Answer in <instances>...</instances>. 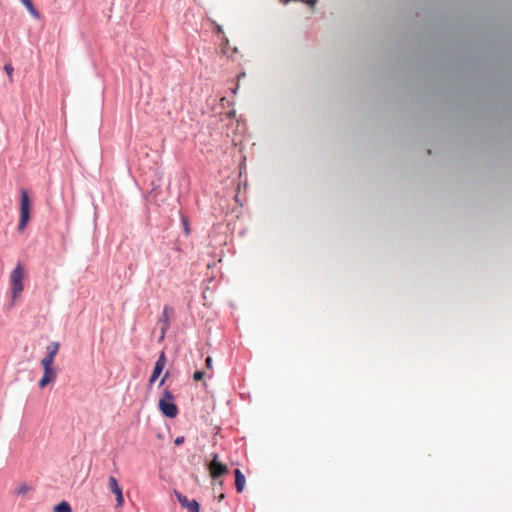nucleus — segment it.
I'll return each instance as SVG.
<instances>
[{
	"mask_svg": "<svg viewBox=\"0 0 512 512\" xmlns=\"http://www.w3.org/2000/svg\"><path fill=\"white\" fill-rule=\"evenodd\" d=\"M165 365H166V356H165V353L162 351L160 353L158 359L155 362L152 374H151V376L149 378V384L150 385L153 384L157 380V378L162 373Z\"/></svg>",
	"mask_w": 512,
	"mask_h": 512,
	"instance_id": "39448f33",
	"label": "nucleus"
},
{
	"mask_svg": "<svg viewBox=\"0 0 512 512\" xmlns=\"http://www.w3.org/2000/svg\"><path fill=\"white\" fill-rule=\"evenodd\" d=\"M24 268L18 263L10 274L11 281V297L17 299L24 289L23 285Z\"/></svg>",
	"mask_w": 512,
	"mask_h": 512,
	"instance_id": "f03ea898",
	"label": "nucleus"
},
{
	"mask_svg": "<svg viewBox=\"0 0 512 512\" xmlns=\"http://www.w3.org/2000/svg\"><path fill=\"white\" fill-rule=\"evenodd\" d=\"M4 71L8 75L9 81L13 82V71H14V69H13L12 64L11 63H6L4 65Z\"/></svg>",
	"mask_w": 512,
	"mask_h": 512,
	"instance_id": "dca6fc26",
	"label": "nucleus"
},
{
	"mask_svg": "<svg viewBox=\"0 0 512 512\" xmlns=\"http://www.w3.org/2000/svg\"><path fill=\"white\" fill-rule=\"evenodd\" d=\"M54 362V358L51 356L45 355L41 360V366L43 369H53L52 364Z\"/></svg>",
	"mask_w": 512,
	"mask_h": 512,
	"instance_id": "f8f14e48",
	"label": "nucleus"
},
{
	"mask_svg": "<svg viewBox=\"0 0 512 512\" xmlns=\"http://www.w3.org/2000/svg\"><path fill=\"white\" fill-rule=\"evenodd\" d=\"M172 311V307L165 305L162 312V317L160 318V322L164 324H169V313Z\"/></svg>",
	"mask_w": 512,
	"mask_h": 512,
	"instance_id": "ddd939ff",
	"label": "nucleus"
},
{
	"mask_svg": "<svg viewBox=\"0 0 512 512\" xmlns=\"http://www.w3.org/2000/svg\"><path fill=\"white\" fill-rule=\"evenodd\" d=\"M182 221H183V226H184L185 232H186V234H188L189 233V229H188L187 219L186 218H182Z\"/></svg>",
	"mask_w": 512,
	"mask_h": 512,
	"instance_id": "5701e85b",
	"label": "nucleus"
},
{
	"mask_svg": "<svg viewBox=\"0 0 512 512\" xmlns=\"http://www.w3.org/2000/svg\"><path fill=\"white\" fill-rule=\"evenodd\" d=\"M168 374H169L168 372H166V373L164 374L163 378H162V379L160 380V382H159V385H158L159 387H160V386H162V385L164 384L165 380H166V379H167V377H168Z\"/></svg>",
	"mask_w": 512,
	"mask_h": 512,
	"instance_id": "b1692460",
	"label": "nucleus"
},
{
	"mask_svg": "<svg viewBox=\"0 0 512 512\" xmlns=\"http://www.w3.org/2000/svg\"><path fill=\"white\" fill-rule=\"evenodd\" d=\"M209 470L213 478H218L228 472L227 466L218 461L217 454H214L213 459L209 464Z\"/></svg>",
	"mask_w": 512,
	"mask_h": 512,
	"instance_id": "20e7f679",
	"label": "nucleus"
},
{
	"mask_svg": "<svg viewBox=\"0 0 512 512\" xmlns=\"http://www.w3.org/2000/svg\"><path fill=\"white\" fill-rule=\"evenodd\" d=\"M174 395L166 388L159 399L158 408L160 412L167 418H175L178 414L177 405L174 403Z\"/></svg>",
	"mask_w": 512,
	"mask_h": 512,
	"instance_id": "f257e3e1",
	"label": "nucleus"
},
{
	"mask_svg": "<svg viewBox=\"0 0 512 512\" xmlns=\"http://www.w3.org/2000/svg\"><path fill=\"white\" fill-rule=\"evenodd\" d=\"M224 497H225V494H223V493H222V494L219 496V501H221L222 499H224Z\"/></svg>",
	"mask_w": 512,
	"mask_h": 512,
	"instance_id": "393cba45",
	"label": "nucleus"
},
{
	"mask_svg": "<svg viewBox=\"0 0 512 512\" xmlns=\"http://www.w3.org/2000/svg\"><path fill=\"white\" fill-rule=\"evenodd\" d=\"M184 440H185L184 436H178L175 438L174 444L179 446L184 443Z\"/></svg>",
	"mask_w": 512,
	"mask_h": 512,
	"instance_id": "412c9836",
	"label": "nucleus"
},
{
	"mask_svg": "<svg viewBox=\"0 0 512 512\" xmlns=\"http://www.w3.org/2000/svg\"><path fill=\"white\" fill-rule=\"evenodd\" d=\"M235 486L238 493H241L245 487V476L240 469H235Z\"/></svg>",
	"mask_w": 512,
	"mask_h": 512,
	"instance_id": "0eeeda50",
	"label": "nucleus"
},
{
	"mask_svg": "<svg viewBox=\"0 0 512 512\" xmlns=\"http://www.w3.org/2000/svg\"><path fill=\"white\" fill-rule=\"evenodd\" d=\"M24 7L28 10L30 15L35 19H40V13L34 6L32 0H20Z\"/></svg>",
	"mask_w": 512,
	"mask_h": 512,
	"instance_id": "6e6552de",
	"label": "nucleus"
},
{
	"mask_svg": "<svg viewBox=\"0 0 512 512\" xmlns=\"http://www.w3.org/2000/svg\"><path fill=\"white\" fill-rule=\"evenodd\" d=\"M56 371L54 369H44L42 378L39 381V387L44 388L50 382L56 379Z\"/></svg>",
	"mask_w": 512,
	"mask_h": 512,
	"instance_id": "423d86ee",
	"label": "nucleus"
},
{
	"mask_svg": "<svg viewBox=\"0 0 512 512\" xmlns=\"http://www.w3.org/2000/svg\"><path fill=\"white\" fill-rule=\"evenodd\" d=\"M191 512H199L200 511V504L195 500H189L186 507Z\"/></svg>",
	"mask_w": 512,
	"mask_h": 512,
	"instance_id": "4468645a",
	"label": "nucleus"
},
{
	"mask_svg": "<svg viewBox=\"0 0 512 512\" xmlns=\"http://www.w3.org/2000/svg\"><path fill=\"white\" fill-rule=\"evenodd\" d=\"M115 496H116L117 506H122L124 504L123 492L120 491L119 493L115 494Z\"/></svg>",
	"mask_w": 512,
	"mask_h": 512,
	"instance_id": "f3484780",
	"label": "nucleus"
},
{
	"mask_svg": "<svg viewBox=\"0 0 512 512\" xmlns=\"http://www.w3.org/2000/svg\"><path fill=\"white\" fill-rule=\"evenodd\" d=\"M108 484H109V488H110V491L113 493V494H117L119 493L120 491H122V488L120 487L117 479L114 477V476H110L109 479H108Z\"/></svg>",
	"mask_w": 512,
	"mask_h": 512,
	"instance_id": "1a4fd4ad",
	"label": "nucleus"
},
{
	"mask_svg": "<svg viewBox=\"0 0 512 512\" xmlns=\"http://www.w3.org/2000/svg\"><path fill=\"white\" fill-rule=\"evenodd\" d=\"M30 219V199L27 190H21L20 197V219L18 223V231H23Z\"/></svg>",
	"mask_w": 512,
	"mask_h": 512,
	"instance_id": "7ed1b4c3",
	"label": "nucleus"
},
{
	"mask_svg": "<svg viewBox=\"0 0 512 512\" xmlns=\"http://www.w3.org/2000/svg\"><path fill=\"white\" fill-rule=\"evenodd\" d=\"M205 365L208 369H210L212 367V358L210 356H208L206 359H205Z\"/></svg>",
	"mask_w": 512,
	"mask_h": 512,
	"instance_id": "4be33fe9",
	"label": "nucleus"
},
{
	"mask_svg": "<svg viewBox=\"0 0 512 512\" xmlns=\"http://www.w3.org/2000/svg\"><path fill=\"white\" fill-rule=\"evenodd\" d=\"M60 344L58 342H50V344L47 346V356H51L55 358L56 354L58 353Z\"/></svg>",
	"mask_w": 512,
	"mask_h": 512,
	"instance_id": "9d476101",
	"label": "nucleus"
},
{
	"mask_svg": "<svg viewBox=\"0 0 512 512\" xmlns=\"http://www.w3.org/2000/svg\"><path fill=\"white\" fill-rule=\"evenodd\" d=\"M169 329V324H164L162 323V327H161V335L159 337V341L163 340L164 337H165V334L167 332V330Z\"/></svg>",
	"mask_w": 512,
	"mask_h": 512,
	"instance_id": "a211bd4d",
	"label": "nucleus"
},
{
	"mask_svg": "<svg viewBox=\"0 0 512 512\" xmlns=\"http://www.w3.org/2000/svg\"><path fill=\"white\" fill-rule=\"evenodd\" d=\"M29 490V487L27 485H21L18 490H17V494L19 495H23L25 494L27 491Z\"/></svg>",
	"mask_w": 512,
	"mask_h": 512,
	"instance_id": "aec40b11",
	"label": "nucleus"
},
{
	"mask_svg": "<svg viewBox=\"0 0 512 512\" xmlns=\"http://www.w3.org/2000/svg\"><path fill=\"white\" fill-rule=\"evenodd\" d=\"M54 512H72V509L68 502L61 501L54 506Z\"/></svg>",
	"mask_w": 512,
	"mask_h": 512,
	"instance_id": "9b49d317",
	"label": "nucleus"
},
{
	"mask_svg": "<svg viewBox=\"0 0 512 512\" xmlns=\"http://www.w3.org/2000/svg\"><path fill=\"white\" fill-rule=\"evenodd\" d=\"M175 495L177 497L178 502L181 504L182 507H186L187 503L189 502V499L183 495L182 493L175 491Z\"/></svg>",
	"mask_w": 512,
	"mask_h": 512,
	"instance_id": "2eb2a0df",
	"label": "nucleus"
},
{
	"mask_svg": "<svg viewBox=\"0 0 512 512\" xmlns=\"http://www.w3.org/2000/svg\"><path fill=\"white\" fill-rule=\"evenodd\" d=\"M205 373L203 371H195L193 374V379L195 381H200L204 378Z\"/></svg>",
	"mask_w": 512,
	"mask_h": 512,
	"instance_id": "6ab92c4d",
	"label": "nucleus"
}]
</instances>
